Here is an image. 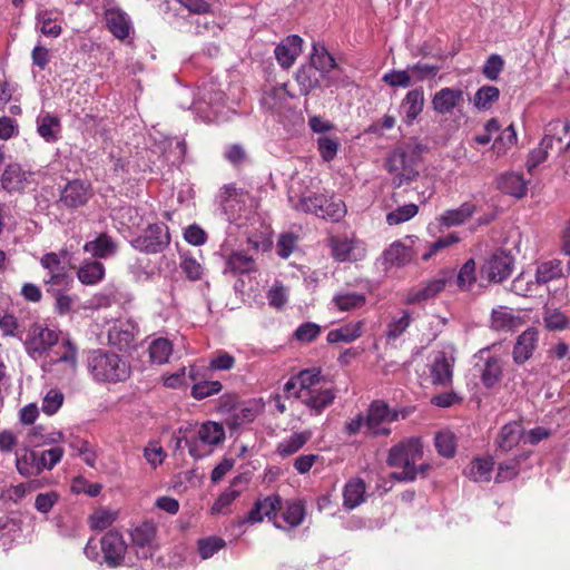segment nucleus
I'll return each instance as SVG.
<instances>
[{
  "instance_id": "nucleus-1",
  "label": "nucleus",
  "mask_w": 570,
  "mask_h": 570,
  "mask_svg": "<svg viewBox=\"0 0 570 570\" xmlns=\"http://www.w3.org/2000/svg\"><path fill=\"white\" fill-rule=\"evenodd\" d=\"M87 367L99 383H117L130 376V365L120 355L107 350H94L88 354Z\"/></svg>"
},
{
  "instance_id": "nucleus-2",
  "label": "nucleus",
  "mask_w": 570,
  "mask_h": 570,
  "mask_svg": "<svg viewBox=\"0 0 570 570\" xmlns=\"http://www.w3.org/2000/svg\"><path fill=\"white\" fill-rule=\"evenodd\" d=\"M63 449L55 446L42 452L23 450L17 453L16 466L18 472L28 478L40 474L45 469L51 470L62 458Z\"/></svg>"
},
{
  "instance_id": "nucleus-3",
  "label": "nucleus",
  "mask_w": 570,
  "mask_h": 570,
  "mask_svg": "<svg viewBox=\"0 0 570 570\" xmlns=\"http://www.w3.org/2000/svg\"><path fill=\"white\" fill-rule=\"evenodd\" d=\"M422 443L416 438H411L394 446V481H414L416 479V466L414 463L422 459Z\"/></svg>"
},
{
  "instance_id": "nucleus-4",
  "label": "nucleus",
  "mask_w": 570,
  "mask_h": 570,
  "mask_svg": "<svg viewBox=\"0 0 570 570\" xmlns=\"http://www.w3.org/2000/svg\"><path fill=\"white\" fill-rule=\"evenodd\" d=\"M170 243L168 227L163 224H150L141 235L131 240L135 249L156 254L163 252Z\"/></svg>"
},
{
  "instance_id": "nucleus-5",
  "label": "nucleus",
  "mask_w": 570,
  "mask_h": 570,
  "mask_svg": "<svg viewBox=\"0 0 570 570\" xmlns=\"http://www.w3.org/2000/svg\"><path fill=\"white\" fill-rule=\"evenodd\" d=\"M157 528L153 522H144L130 532L132 549L138 559L147 560L153 558L158 549L156 542Z\"/></svg>"
},
{
  "instance_id": "nucleus-6",
  "label": "nucleus",
  "mask_w": 570,
  "mask_h": 570,
  "mask_svg": "<svg viewBox=\"0 0 570 570\" xmlns=\"http://www.w3.org/2000/svg\"><path fill=\"white\" fill-rule=\"evenodd\" d=\"M366 434L379 438L391 433L392 415L387 403L373 401L367 410Z\"/></svg>"
},
{
  "instance_id": "nucleus-7",
  "label": "nucleus",
  "mask_w": 570,
  "mask_h": 570,
  "mask_svg": "<svg viewBox=\"0 0 570 570\" xmlns=\"http://www.w3.org/2000/svg\"><path fill=\"white\" fill-rule=\"evenodd\" d=\"M283 509V501L278 494H272L265 498H258L247 518L242 522L258 523L266 517L269 521H273L275 528L285 529L278 521L277 512Z\"/></svg>"
},
{
  "instance_id": "nucleus-8",
  "label": "nucleus",
  "mask_w": 570,
  "mask_h": 570,
  "mask_svg": "<svg viewBox=\"0 0 570 570\" xmlns=\"http://www.w3.org/2000/svg\"><path fill=\"white\" fill-rule=\"evenodd\" d=\"M514 258L504 250L493 253L481 267V277L489 282L501 283L513 269Z\"/></svg>"
},
{
  "instance_id": "nucleus-9",
  "label": "nucleus",
  "mask_w": 570,
  "mask_h": 570,
  "mask_svg": "<svg viewBox=\"0 0 570 570\" xmlns=\"http://www.w3.org/2000/svg\"><path fill=\"white\" fill-rule=\"evenodd\" d=\"M479 362L475 367L479 368L480 379L487 389L497 385L503 374V361L497 355H491L489 348H482L475 355Z\"/></svg>"
},
{
  "instance_id": "nucleus-10",
  "label": "nucleus",
  "mask_w": 570,
  "mask_h": 570,
  "mask_svg": "<svg viewBox=\"0 0 570 570\" xmlns=\"http://www.w3.org/2000/svg\"><path fill=\"white\" fill-rule=\"evenodd\" d=\"M425 147L421 144H409L400 154L401 170L394 174V188L410 181L419 175V164Z\"/></svg>"
},
{
  "instance_id": "nucleus-11",
  "label": "nucleus",
  "mask_w": 570,
  "mask_h": 570,
  "mask_svg": "<svg viewBox=\"0 0 570 570\" xmlns=\"http://www.w3.org/2000/svg\"><path fill=\"white\" fill-rule=\"evenodd\" d=\"M105 562L110 568L126 564L127 543L124 537L117 531L107 532L100 540Z\"/></svg>"
},
{
  "instance_id": "nucleus-12",
  "label": "nucleus",
  "mask_w": 570,
  "mask_h": 570,
  "mask_svg": "<svg viewBox=\"0 0 570 570\" xmlns=\"http://www.w3.org/2000/svg\"><path fill=\"white\" fill-rule=\"evenodd\" d=\"M454 358L444 351L431 355L429 368L430 382L434 385L448 386L452 382Z\"/></svg>"
},
{
  "instance_id": "nucleus-13",
  "label": "nucleus",
  "mask_w": 570,
  "mask_h": 570,
  "mask_svg": "<svg viewBox=\"0 0 570 570\" xmlns=\"http://www.w3.org/2000/svg\"><path fill=\"white\" fill-rule=\"evenodd\" d=\"M104 17L108 30L115 38L125 40L129 37L132 31V23L129 16L124 10L108 2L104 7Z\"/></svg>"
},
{
  "instance_id": "nucleus-14",
  "label": "nucleus",
  "mask_w": 570,
  "mask_h": 570,
  "mask_svg": "<svg viewBox=\"0 0 570 570\" xmlns=\"http://www.w3.org/2000/svg\"><path fill=\"white\" fill-rule=\"evenodd\" d=\"M57 343L58 334L56 331L40 324H33L29 330L24 345L30 355H41Z\"/></svg>"
},
{
  "instance_id": "nucleus-15",
  "label": "nucleus",
  "mask_w": 570,
  "mask_h": 570,
  "mask_svg": "<svg viewBox=\"0 0 570 570\" xmlns=\"http://www.w3.org/2000/svg\"><path fill=\"white\" fill-rule=\"evenodd\" d=\"M91 196L88 185L79 179L69 181L61 190L58 204L62 207L75 209L83 206Z\"/></svg>"
},
{
  "instance_id": "nucleus-16",
  "label": "nucleus",
  "mask_w": 570,
  "mask_h": 570,
  "mask_svg": "<svg viewBox=\"0 0 570 570\" xmlns=\"http://www.w3.org/2000/svg\"><path fill=\"white\" fill-rule=\"evenodd\" d=\"M539 342V331L535 327H529L523 331L515 341L512 350V358L517 365H522L529 361Z\"/></svg>"
},
{
  "instance_id": "nucleus-17",
  "label": "nucleus",
  "mask_w": 570,
  "mask_h": 570,
  "mask_svg": "<svg viewBox=\"0 0 570 570\" xmlns=\"http://www.w3.org/2000/svg\"><path fill=\"white\" fill-rule=\"evenodd\" d=\"M332 255L340 262H356L365 255V247L362 242L347 238L331 239Z\"/></svg>"
},
{
  "instance_id": "nucleus-18",
  "label": "nucleus",
  "mask_w": 570,
  "mask_h": 570,
  "mask_svg": "<svg viewBox=\"0 0 570 570\" xmlns=\"http://www.w3.org/2000/svg\"><path fill=\"white\" fill-rule=\"evenodd\" d=\"M452 279L453 273L451 271H442L433 279L429 281L423 288L419 289L414 295L410 296L407 302L415 303L432 298L442 292L450 283H452Z\"/></svg>"
},
{
  "instance_id": "nucleus-19",
  "label": "nucleus",
  "mask_w": 570,
  "mask_h": 570,
  "mask_svg": "<svg viewBox=\"0 0 570 570\" xmlns=\"http://www.w3.org/2000/svg\"><path fill=\"white\" fill-rule=\"evenodd\" d=\"M303 39L291 35L275 48V57L283 68H289L302 52Z\"/></svg>"
},
{
  "instance_id": "nucleus-20",
  "label": "nucleus",
  "mask_w": 570,
  "mask_h": 570,
  "mask_svg": "<svg viewBox=\"0 0 570 570\" xmlns=\"http://www.w3.org/2000/svg\"><path fill=\"white\" fill-rule=\"evenodd\" d=\"M424 105V94L422 88L410 90L400 106V114L407 125H412L422 112Z\"/></svg>"
},
{
  "instance_id": "nucleus-21",
  "label": "nucleus",
  "mask_w": 570,
  "mask_h": 570,
  "mask_svg": "<svg viewBox=\"0 0 570 570\" xmlns=\"http://www.w3.org/2000/svg\"><path fill=\"white\" fill-rule=\"evenodd\" d=\"M463 101V91L460 89L442 88L432 99L433 109L441 115L450 114Z\"/></svg>"
},
{
  "instance_id": "nucleus-22",
  "label": "nucleus",
  "mask_w": 570,
  "mask_h": 570,
  "mask_svg": "<svg viewBox=\"0 0 570 570\" xmlns=\"http://www.w3.org/2000/svg\"><path fill=\"white\" fill-rule=\"evenodd\" d=\"M523 435L524 430L521 423L512 421L504 424L497 436L498 449L502 452L511 451L519 444Z\"/></svg>"
},
{
  "instance_id": "nucleus-23",
  "label": "nucleus",
  "mask_w": 570,
  "mask_h": 570,
  "mask_svg": "<svg viewBox=\"0 0 570 570\" xmlns=\"http://www.w3.org/2000/svg\"><path fill=\"white\" fill-rule=\"evenodd\" d=\"M498 187L503 193L515 198H522L528 191V181L519 173H505L498 179Z\"/></svg>"
},
{
  "instance_id": "nucleus-24",
  "label": "nucleus",
  "mask_w": 570,
  "mask_h": 570,
  "mask_svg": "<svg viewBox=\"0 0 570 570\" xmlns=\"http://www.w3.org/2000/svg\"><path fill=\"white\" fill-rule=\"evenodd\" d=\"M27 185V174L18 164H10L1 176V186L8 193H21Z\"/></svg>"
},
{
  "instance_id": "nucleus-25",
  "label": "nucleus",
  "mask_w": 570,
  "mask_h": 570,
  "mask_svg": "<svg viewBox=\"0 0 570 570\" xmlns=\"http://www.w3.org/2000/svg\"><path fill=\"white\" fill-rule=\"evenodd\" d=\"M61 130L60 119L50 114H40L37 118V131L47 142H55L59 139Z\"/></svg>"
},
{
  "instance_id": "nucleus-26",
  "label": "nucleus",
  "mask_w": 570,
  "mask_h": 570,
  "mask_svg": "<svg viewBox=\"0 0 570 570\" xmlns=\"http://www.w3.org/2000/svg\"><path fill=\"white\" fill-rule=\"evenodd\" d=\"M473 203L465 202L460 207L448 209L440 216V223L445 227H453L464 224L475 212Z\"/></svg>"
},
{
  "instance_id": "nucleus-27",
  "label": "nucleus",
  "mask_w": 570,
  "mask_h": 570,
  "mask_svg": "<svg viewBox=\"0 0 570 570\" xmlns=\"http://www.w3.org/2000/svg\"><path fill=\"white\" fill-rule=\"evenodd\" d=\"M324 76L317 70L315 66H302L296 72V81L299 86L302 95H308L313 89L320 86L321 79Z\"/></svg>"
},
{
  "instance_id": "nucleus-28",
  "label": "nucleus",
  "mask_w": 570,
  "mask_h": 570,
  "mask_svg": "<svg viewBox=\"0 0 570 570\" xmlns=\"http://www.w3.org/2000/svg\"><path fill=\"white\" fill-rule=\"evenodd\" d=\"M83 249L94 257L107 258L117 252V244L110 236L100 234L94 240L87 242Z\"/></svg>"
},
{
  "instance_id": "nucleus-29",
  "label": "nucleus",
  "mask_w": 570,
  "mask_h": 570,
  "mask_svg": "<svg viewBox=\"0 0 570 570\" xmlns=\"http://www.w3.org/2000/svg\"><path fill=\"white\" fill-rule=\"evenodd\" d=\"M493 470L492 459H474L464 470V474L473 482H488Z\"/></svg>"
},
{
  "instance_id": "nucleus-30",
  "label": "nucleus",
  "mask_w": 570,
  "mask_h": 570,
  "mask_svg": "<svg viewBox=\"0 0 570 570\" xmlns=\"http://www.w3.org/2000/svg\"><path fill=\"white\" fill-rule=\"evenodd\" d=\"M365 483L362 479L348 481L344 487L343 498L346 509H354L364 501Z\"/></svg>"
},
{
  "instance_id": "nucleus-31",
  "label": "nucleus",
  "mask_w": 570,
  "mask_h": 570,
  "mask_svg": "<svg viewBox=\"0 0 570 570\" xmlns=\"http://www.w3.org/2000/svg\"><path fill=\"white\" fill-rule=\"evenodd\" d=\"M334 399L335 393L331 389H324L321 391L314 390L313 392L305 394L303 403L316 414H320L325 407L333 403Z\"/></svg>"
},
{
  "instance_id": "nucleus-32",
  "label": "nucleus",
  "mask_w": 570,
  "mask_h": 570,
  "mask_svg": "<svg viewBox=\"0 0 570 570\" xmlns=\"http://www.w3.org/2000/svg\"><path fill=\"white\" fill-rule=\"evenodd\" d=\"M311 439V432L293 433L287 439L278 443L276 452L278 455L286 458L298 452Z\"/></svg>"
},
{
  "instance_id": "nucleus-33",
  "label": "nucleus",
  "mask_w": 570,
  "mask_h": 570,
  "mask_svg": "<svg viewBox=\"0 0 570 570\" xmlns=\"http://www.w3.org/2000/svg\"><path fill=\"white\" fill-rule=\"evenodd\" d=\"M78 279L85 285H95L105 276V266L97 261L85 262L78 269Z\"/></svg>"
},
{
  "instance_id": "nucleus-34",
  "label": "nucleus",
  "mask_w": 570,
  "mask_h": 570,
  "mask_svg": "<svg viewBox=\"0 0 570 570\" xmlns=\"http://www.w3.org/2000/svg\"><path fill=\"white\" fill-rule=\"evenodd\" d=\"M198 438L206 445H218L225 439V431L222 424L208 421L198 430Z\"/></svg>"
},
{
  "instance_id": "nucleus-35",
  "label": "nucleus",
  "mask_w": 570,
  "mask_h": 570,
  "mask_svg": "<svg viewBox=\"0 0 570 570\" xmlns=\"http://www.w3.org/2000/svg\"><path fill=\"white\" fill-rule=\"evenodd\" d=\"M563 275L562 263L558 259H552L538 266L535 281L538 284H547L553 279L562 277Z\"/></svg>"
},
{
  "instance_id": "nucleus-36",
  "label": "nucleus",
  "mask_w": 570,
  "mask_h": 570,
  "mask_svg": "<svg viewBox=\"0 0 570 570\" xmlns=\"http://www.w3.org/2000/svg\"><path fill=\"white\" fill-rule=\"evenodd\" d=\"M281 518L289 529L298 527L305 518L304 503L299 500L287 501Z\"/></svg>"
},
{
  "instance_id": "nucleus-37",
  "label": "nucleus",
  "mask_w": 570,
  "mask_h": 570,
  "mask_svg": "<svg viewBox=\"0 0 570 570\" xmlns=\"http://www.w3.org/2000/svg\"><path fill=\"white\" fill-rule=\"evenodd\" d=\"M417 240L414 236H406L405 242H394V265L404 266L416 255L413 244Z\"/></svg>"
},
{
  "instance_id": "nucleus-38",
  "label": "nucleus",
  "mask_w": 570,
  "mask_h": 570,
  "mask_svg": "<svg viewBox=\"0 0 570 570\" xmlns=\"http://www.w3.org/2000/svg\"><path fill=\"white\" fill-rule=\"evenodd\" d=\"M324 204H326L325 195L309 194L302 196L297 203L293 204V208L320 217V213Z\"/></svg>"
},
{
  "instance_id": "nucleus-39",
  "label": "nucleus",
  "mask_w": 570,
  "mask_h": 570,
  "mask_svg": "<svg viewBox=\"0 0 570 570\" xmlns=\"http://www.w3.org/2000/svg\"><path fill=\"white\" fill-rule=\"evenodd\" d=\"M311 66H315L318 71L324 76L325 72L331 71L335 68L336 63L330 52L317 43L313 45V52L311 56Z\"/></svg>"
},
{
  "instance_id": "nucleus-40",
  "label": "nucleus",
  "mask_w": 570,
  "mask_h": 570,
  "mask_svg": "<svg viewBox=\"0 0 570 570\" xmlns=\"http://www.w3.org/2000/svg\"><path fill=\"white\" fill-rule=\"evenodd\" d=\"M148 351L153 363L165 364L173 353V344L169 340L159 337L150 343Z\"/></svg>"
},
{
  "instance_id": "nucleus-41",
  "label": "nucleus",
  "mask_w": 570,
  "mask_h": 570,
  "mask_svg": "<svg viewBox=\"0 0 570 570\" xmlns=\"http://www.w3.org/2000/svg\"><path fill=\"white\" fill-rule=\"evenodd\" d=\"M66 256L67 252L61 250L60 253H47L41 257L40 264L47 271V276L68 271Z\"/></svg>"
},
{
  "instance_id": "nucleus-42",
  "label": "nucleus",
  "mask_w": 570,
  "mask_h": 570,
  "mask_svg": "<svg viewBox=\"0 0 570 570\" xmlns=\"http://www.w3.org/2000/svg\"><path fill=\"white\" fill-rule=\"evenodd\" d=\"M226 264L227 268L234 274H245L255 269L253 257L242 252L233 253Z\"/></svg>"
},
{
  "instance_id": "nucleus-43",
  "label": "nucleus",
  "mask_w": 570,
  "mask_h": 570,
  "mask_svg": "<svg viewBox=\"0 0 570 570\" xmlns=\"http://www.w3.org/2000/svg\"><path fill=\"white\" fill-rule=\"evenodd\" d=\"M361 334H362V325L360 323L355 324V325H346V326H342L340 328L330 331L327 334V342L331 344L338 343V342L351 343L354 340H356L357 337H360Z\"/></svg>"
},
{
  "instance_id": "nucleus-44",
  "label": "nucleus",
  "mask_w": 570,
  "mask_h": 570,
  "mask_svg": "<svg viewBox=\"0 0 570 570\" xmlns=\"http://www.w3.org/2000/svg\"><path fill=\"white\" fill-rule=\"evenodd\" d=\"M500 90L494 86H482L474 95L473 104L480 110H488L499 100Z\"/></svg>"
},
{
  "instance_id": "nucleus-45",
  "label": "nucleus",
  "mask_w": 570,
  "mask_h": 570,
  "mask_svg": "<svg viewBox=\"0 0 570 570\" xmlns=\"http://www.w3.org/2000/svg\"><path fill=\"white\" fill-rule=\"evenodd\" d=\"M476 282V266L473 258L468 259L456 275V285L461 291H471Z\"/></svg>"
},
{
  "instance_id": "nucleus-46",
  "label": "nucleus",
  "mask_w": 570,
  "mask_h": 570,
  "mask_svg": "<svg viewBox=\"0 0 570 570\" xmlns=\"http://www.w3.org/2000/svg\"><path fill=\"white\" fill-rule=\"evenodd\" d=\"M345 214L346 206L341 199L326 197V204L322 206L320 217L332 222H338L345 216Z\"/></svg>"
},
{
  "instance_id": "nucleus-47",
  "label": "nucleus",
  "mask_w": 570,
  "mask_h": 570,
  "mask_svg": "<svg viewBox=\"0 0 570 570\" xmlns=\"http://www.w3.org/2000/svg\"><path fill=\"white\" fill-rule=\"evenodd\" d=\"M438 453L444 458H452L455 454L456 443L455 436L450 431H442L436 433L434 439Z\"/></svg>"
},
{
  "instance_id": "nucleus-48",
  "label": "nucleus",
  "mask_w": 570,
  "mask_h": 570,
  "mask_svg": "<svg viewBox=\"0 0 570 570\" xmlns=\"http://www.w3.org/2000/svg\"><path fill=\"white\" fill-rule=\"evenodd\" d=\"M317 150L322 157V159L326 163H330L336 157L337 150L340 148V139L337 137L330 136H320L316 139Z\"/></svg>"
},
{
  "instance_id": "nucleus-49",
  "label": "nucleus",
  "mask_w": 570,
  "mask_h": 570,
  "mask_svg": "<svg viewBox=\"0 0 570 570\" xmlns=\"http://www.w3.org/2000/svg\"><path fill=\"white\" fill-rule=\"evenodd\" d=\"M543 323L549 331H562L569 326L568 316L557 308H546Z\"/></svg>"
},
{
  "instance_id": "nucleus-50",
  "label": "nucleus",
  "mask_w": 570,
  "mask_h": 570,
  "mask_svg": "<svg viewBox=\"0 0 570 570\" xmlns=\"http://www.w3.org/2000/svg\"><path fill=\"white\" fill-rule=\"evenodd\" d=\"M243 193L239 191L234 184L225 185L217 197L218 203L225 213L234 209L235 203H239Z\"/></svg>"
},
{
  "instance_id": "nucleus-51",
  "label": "nucleus",
  "mask_w": 570,
  "mask_h": 570,
  "mask_svg": "<svg viewBox=\"0 0 570 570\" xmlns=\"http://www.w3.org/2000/svg\"><path fill=\"white\" fill-rule=\"evenodd\" d=\"M517 141L515 128L513 125H510L501 131L500 136L494 140L492 148L498 155H504Z\"/></svg>"
},
{
  "instance_id": "nucleus-52",
  "label": "nucleus",
  "mask_w": 570,
  "mask_h": 570,
  "mask_svg": "<svg viewBox=\"0 0 570 570\" xmlns=\"http://www.w3.org/2000/svg\"><path fill=\"white\" fill-rule=\"evenodd\" d=\"M223 385L219 381H200L191 386V396L196 400H203L222 391Z\"/></svg>"
},
{
  "instance_id": "nucleus-53",
  "label": "nucleus",
  "mask_w": 570,
  "mask_h": 570,
  "mask_svg": "<svg viewBox=\"0 0 570 570\" xmlns=\"http://www.w3.org/2000/svg\"><path fill=\"white\" fill-rule=\"evenodd\" d=\"M179 266L189 281L195 282L200 279L203 276L204 268L202 264L193 256L183 254Z\"/></svg>"
},
{
  "instance_id": "nucleus-54",
  "label": "nucleus",
  "mask_w": 570,
  "mask_h": 570,
  "mask_svg": "<svg viewBox=\"0 0 570 570\" xmlns=\"http://www.w3.org/2000/svg\"><path fill=\"white\" fill-rule=\"evenodd\" d=\"M321 371L316 368L303 370L297 375L301 390L306 394L313 392L315 386L321 383Z\"/></svg>"
},
{
  "instance_id": "nucleus-55",
  "label": "nucleus",
  "mask_w": 570,
  "mask_h": 570,
  "mask_svg": "<svg viewBox=\"0 0 570 570\" xmlns=\"http://www.w3.org/2000/svg\"><path fill=\"white\" fill-rule=\"evenodd\" d=\"M225 541L218 537H208L198 541V551L202 559H208L225 547Z\"/></svg>"
},
{
  "instance_id": "nucleus-56",
  "label": "nucleus",
  "mask_w": 570,
  "mask_h": 570,
  "mask_svg": "<svg viewBox=\"0 0 570 570\" xmlns=\"http://www.w3.org/2000/svg\"><path fill=\"white\" fill-rule=\"evenodd\" d=\"M71 282H72V278L69 275L68 271L58 273V274L48 275L45 278V283L48 286V288H47L48 293H59V292L68 288Z\"/></svg>"
},
{
  "instance_id": "nucleus-57",
  "label": "nucleus",
  "mask_w": 570,
  "mask_h": 570,
  "mask_svg": "<svg viewBox=\"0 0 570 570\" xmlns=\"http://www.w3.org/2000/svg\"><path fill=\"white\" fill-rule=\"evenodd\" d=\"M336 306L342 311H351L365 303V296L357 293H346L334 297Z\"/></svg>"
},
{
  "instance_id": "nucleus-58",
  "label": "nucleus",
  "mask_w": 570,
  "mask_h": 570,
  "mask_svg": "<svg viewBox=\"0 0 570 570\" xmlns=\"http://www.w3.org/2000/svg\"><path fill=\"white\" fill-rule=\"evenodd\" d=\"M514 316L502 307L492 311L491 326L495 331L511 328L514 325Z\"/></svg>"
},
{
  "instance_id": "nucleus-59",
  "label": "nucleus",
  "mask_w": 570,
  "mask_h": 570,
  "mask_svg": "<svg viewBox=\"0 0 570 570\" xmlns=\"http://www.w3.org/2000/svg\"><path fill=\"white\" fill-rule=\"evenodd\" d=\"M503 67H504V61H503L502 57L493 53L487 59V61L482 68V73L487 79L493 81L499 78V75L503 70Z\"/></svg>"
},
{
  "instance_id": "nucleus-60",
  "label": "nucleus",
  "mask_w": 570,
  "mask_h": 570,
  "mask_svg": "<svg viewBox=\"0 0 570 570\" xmlns=\"http://www.w3.org/2000/svg\"><path fill=\"white\" fill-rule=\"evenodd\" d=\"M297 246V236L293 233H285L278 237L276 253L282 258H288Z\"/></svg>"
},
{
  "instance_id": "nucleus-61",
  "label": "nucleus",
  "mask_w": 570,
  "mask_h": 570,
  "mask_svg": "<svg viewBox=\"0 0 570 570\" xmlns=\"http://www.w3.org/2000/svg\"><path fill=\"white\" fill-rule=\"evenodd\" d=\"M321 333V326L316 323L306 322L301 324L295 333L294 336L297 341L302 343H308L314 341Z\"/></svg>"
},
{
  "instance_id": "nucleus-62",
  "label": "nucleus",
  "mask_w": 570,
  "mask_h": 570,
  "mask_svg": "<svg viewBox=\"0 0 570 570\" xmlns=\"http://www.w3.org/2000/svg\"><path fill=\"white\" fill-rule=\"evenodd\" d=\"M37 21L40 24V31L48 37H58L61 33V27L52 21L48 11H41L37 14Z\"/></svg>"
},
{
  "instance_id": "nucleus-63",
  "label": "nucleus",
  "mask_w": 570,
  "mask_h": 570,
  "mask_svg": "<svg viewBox=\"0 0 570 570\" xmlns=\"http://www.w3.org/2000/svg\"><path fill=\"white\" fill-rule=\"evenodd\" d=\"M519 464L520 461L518 459L501 463L498 468L495 481L500 483L515 478L519 473Z\"/></svg>"
},
{
  "instance_id": "nucleus-64",
  "label": "nucleus",
  "mask_w": 570,
  "mask_h": 570,
  "mask_svg": "<svg viewBox=\"0 0 570 570\" xmlns=\"http://www.w3.org/2000/svg\"><path fill=\"white\" fill-rule=\"evenodd\" d=\"M63 394L57 390H50L42 401V411L48 414H55L62 405Z\"/></svg>"
}]
</instances>
